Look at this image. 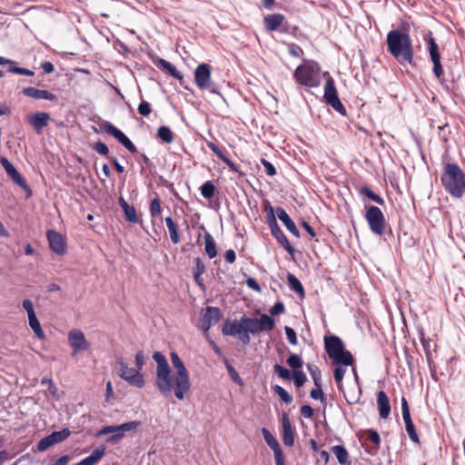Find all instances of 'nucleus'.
I'll return each mask as SVG.
<instances>
[{
	"mask_svg": "<svg viewBox=\"0 0 465 465\" xmlns=\"http://www.w3.org/2000/svg\"><path fill=\"white\" fill-rule=\"evenodd\" d=\"M105 447L100 446L96 448L91 455L85 457L74 465H95L104 455Z\"/></svg>",
	"mask_w": 465,
	"mask_h": 465,
	"instance_id": "nucleus-30",
	"label": "nucleus"
},
{
	"mask_svg": "<svg viewBox=\"0 0 465 465\" xmlns=\"http://www.w3.org/2000/svg\"><path fill=\"white\" fill-rule=\"evenodd\" d=\"M261 163L263 165L265 173H266L267 175L274 176L276 174V173H277L276 172V168L274 167V165L271 162H269V161H267L265 159H262Z\"/></svg>",
	"mask_w": 465,
	"mask_h": 465,
	"instance_id": "nucleus-57",
	"label": "nucleus"
},
{
	"mask_svg": "<svg viewBox=\"0 0 465 465\" xmlns=\"http://www.w3.org/2000/svg\"><path fill=\"white\" fill-rule=\"evenodd\" d=\"M365 219L372 233L379 236L384 233L386 221L383 213L379 207L373 205L366 207Z\"/></svg>",
	"mask_w": 465,
	"mask_h": 465,
	"instance_id": "nucleus-8",
	"label": "nucleus"
},
{
	"mask_svg": "<svg viewBox=\"0 0 465 465\" xmlns=\"http://www.w3.org/2000/svg\"><path fill=\"white\" fill-rule=\"evenodd\" d=\"M324 348L329 357L336 363L351 366L354 362L352 354L345 350L342 340L336 335L324 337Z\"/></svg>",
	"mask_w": 465,
	"mask_h": 465,
	"instance_id": "nucleus-5",
	"label": "nucleus"
},
{
	"mask_svg": "<svg viewBox=\"0 0 465 465\" xmlns=\"http://www.w3.org/2000/svg\"><path fill=\"white\" fill-rule=\"evenodd\" d=\"M141 426V422L138 420H132L119 425H108L103 427L97 431L96 437L107 435L111 432H117L125 434L126 431L135 430Z\"/></svg>",
	"mask_w": 465,
	"mask_h": 465,
	"instance_id": "nucleus-20",
	"label": "nucleus"
},
{
	"mask_svg": "<svg viewBox=\"0 0 465 465\" xmlns=\"http://www.w3.org/2000/svg\"><path fill=\"white\" fill-rule=\"evenodd\" d=\"M0 65H7V72L16 74H23L27 76H33L35 74V72L17 66V64L15 61L5 58L4 56H0Z\"/></svg>",
	"mask_w": 465,
	"mask_h": 465,
	"instance_id": "nucleus-26",
	"label": "nucleus"
},
{
	"mask_svg": "<svg viewBox=\"0 0 465 465\" xmlns=\"http://www.w3.org/2000/svg\"><path fill=\"white\" fill-rule=\"evenodd\" d=\"M46 238L51 251L58 255H64L66 252L65 238L55 230H48Z\"/></svg>",
	"mask_w": 465,
	"mask_h": 465,
	"instance_id": "nucleus-17",
	"label": "nucleus"
},
{
	"mask_svg": "<svg viewBox=\"0 0 465 465\" xmlns=\"http://www.w3.org/2000/svg\"><path fill=\"white\" fill-rule=\"evenodd\" d=\"M144 364V355L142 351H138L135 355L136 370L141 372Z\"/></svg>",
	"mask_w": 465,
	"mask_h": 465,
	"instance_id": "nucleus-63",
	"label": "nucleus"
},
{
	"mask_svg": "<svg viewBox=\"0 0 465 465\" xmlns=\"http://www.w3.org/2000/svg\"><path fill=\"white\" fill-rule=\"evenodd\" d=\"M331 451L335 455L339 464L341 465H351L349 452L346 448L342 445H335L331 448Z\"/></svg>",
	"mask_w": 465,
	"mask_h": 465,
	"instance_id": "nucleus-32",
	"label": "nucleus"
},
{
	"mask_svg": "<svg viewBox=\"0 0 465 465\" xmlns=\"http://www.w3.org/2000/svg\"><path fill=\"white\" fill-rule=\"evenodd\" d=\"M402 418L405 423L406 431L414 443H420V438L416 431L415 426L412 422L410 408L406 398L402 397L401 400Z\"/></svg>",
	"mask_w": 465,
	"mask_h": 465,
	"instance_id": "nucleus-16",
	"label": "nucleus"
},
{
	"mask_svg": "<svg viewBox=\"0 0 465 465\" xmlns=\"http://www.w3.org/2000/svg\"><path fill=\"white\" fill-rule=\"evenodd\" d=\"M314 384H315L316 388H314L311 391V392H310L311 397L313 400H320L322 402L326 401V397L324 396L322 390L320 377H314Z\"/></svg>",
	"mask_w": 465,
	"mask_h": 465,
	"instance_id": "nucleus-41",
	"label": "nucleus"
},
{
	"mask_svg": "<svg viewBox=\"0 0 465 465\" xmlns=\"http://www.w3.org/2000/svg\"><path fill=\"white\" fill-rule=\"evenodd\" d=\"M204 243H205L204 250H205V252L208 255V257L210 259L216 257V255H217L216 244H215V242H214L213 236L209 232H206L204 234Z\"/></svg>",
	"mask_w": 465,
	"mask_h": 465,
	"instance_id": "nucleus-38",
	"label": "nucleus"
},
{
	"mask_svg": "<svg viewBox=\"0 0 465 465\" xmlns=\"http://www.w3.org/2000/svg\"><path fill=\"white\" fill-rule=\"evenodd\" d=\"M323 97L326 104L331 105L336 112L343 116L346 115V109L338 96L334 80L331 76H329L326 80Z\"/></svg>",
	"mask_w": 465,
	"mask_h": 465,
	"instance_id": "nucleus-10",
	"label": "nucleus"
},
{
	"mask_svg": "<svg viewBox=\"0 0 465 465\" xmlns=\"http://www.w3.org/2000/svg\"><path fill=\"white\" fill-rule=\"evenodd\" d=\"M274 371L279 375L280 378L289 380L291 379V372L288 369L282 367L280 364L273 366Z\"/></svg>",
	"mask_w": 465,
	"mask_h": 465,
	"instance_id": "nucleus-55",
	"label": "nucleus"
},
{
	"mask_svg": "<svg viewBox=\"0 0 465 465\" xmlns=\"http://www.w3.org/2000/svg\"><path fill=\"white\" fill-rule=\"evenodd\" d=\"M245 282H246V285L250 289H252L255 292H260L262 291L261 286L259 285V283L257 282V281L254 278L249 277L246 279Z\"/></svg>",
	"mask_w": 465,
	"mask_h": 465,
	"instance_id": "nucleus-64",
	"label": "nucleus"
},
{
	"mask_svg": "<svg viewBox=\"0 0 465 465\" xmlns=\"http://www.w3.org/2000/svg\"><path fill=\"white\" fill-rule=\"evenodd\" d=\"M286 362L293 371L302 369L303 365V361L302 360V358L295 353H292L288 357Z\"/></svg>",
	"mask_w": 465,
	"mask_h": 465,
	"instance_id": "nucleus-47",
	"label": "nucleus"
},
{
	"mask_svg": "<svg viewBox=\"0 0 465 465\" xmlns=\"http://www.w3.org/2000/svg\"><path fill=\"white\" fill-rule=\"evenodd\" d=\"M93 149L96 153H98L99 154L104 155V156H106L109 153V149H108L107 145L101 141L94 143L93 145Z\"/></svg>",
	"mask_w": 465,
	"mask_h": 465,
	"instance_id": "nucleus-56",
	"label": "nucleus"
},
{
	"mask_svg": "<svg viewBox=\"0 0 465 465\" xmlns=\"http://www.w3.org/2000/svg\"><path fill=\"white\" fill-rule=\"evenodd\" d=\"M440 181L445 191L451 196L455 198L463 196L465 193V173L457 163H447L444 164Z\"/></svg>",
	"mask_w": 465,
	"mask_h": 465,
	"instance_id": "nucleus-3",
	"label": "nucleus"
},
{
	"mask_svg": "<svg viewBox=\"0 0 465 465\" xmlns=\"http://www.w3.org/2000/svg\"><path fill=\"white\" fill-rule=\"evenodd\" d=\"M0 163L5 170L8 177L17 185H19L22 189L26 191L27 196L32 195V190L28 186L25 179L22 176V174L17 171L15 165L6 158L0 157Z\"/></svg>",
	"mask_w": 465,
	"mask_h": 465,
	"instance_id": "nucleus-12",
	"label": "nucleus"
},
{
	"mask_svg": "<svg viewBox=\"0 0 465 465\" xmlns=\"http://www.w3.org/2000/svg\"><path fill=\"white\" fill-rule=\"evenodd\" d=\"M194 81L201 90L208 89L213 94H221L213 86L211 79V65L208 64H199L194 71Z\"/></svg>",
	"mask_w": 465,
	"mask_h": 465,
	"instance_id": "nucleus-9",
	"label": "nucleus"
},
{
	"mask_svg": "<svg viewBox=\"0 0 465 465\" xmlns=\"http://www.w3.org/2000/svg\"><path fill=\"white\" fill-rule=\"evenodd\" d=\"M263 439L267 445L273 450L274 457L282 455V451L277 439L266 429H262Z\"/></svg>",
	"mask_w": 465,
	"mask_h": 465,
	"instance_id": "nucleus-31",
	"label": "nucleus"
},
{
	"mask_svg": "<svg viewBox=\"0 0 465 465\" xmlns=\"http://www.w3.org/2000/svg\"><path fill=\"white\" fill-rule=\"evenodd\" d=\"M420 342L422 344V347L424 349V351H425V354H426V357H427L428 363L430 365V341H427L425 339V335H424L423 331H420Z\"/></svg>",
	"mask_w": 465,
	"mask_h": 465,
	"instance_id": "nucleus-53",
	"label": "nucleus"
},
{
	"mask_svg": "<svg viewBox=\"0 0 465 465\" xmlns=\"http://www.w3.org/2000/svg\"><path fill=\"white\" fill-rule=\"evenodd\" d=\"M262 21L264 28L269 32H287V28L283 26V24L286 22V18L282 14L274 13L267 15L263 17Z\"/></svg>",
	"mask_w": 465,
	"mask_h": 465,
	"instance_id": "nucleus-18",
	"label": "nucleus"
},
{
	"mask_svg": "<svg viewBox=\"0 0 465 465\" xmlns=\"http://www.w3.org/2000/svg\"><path fill=\"white\" fill-rule=\"evenodd\" d=\"M346 370L344 367L339 366L334 369L333 376L337 382L338 389L341 391L342 388V380L345 375Z\"/></svg>",
	"mask_w": 465,
	"mask_h": 465,
	"instance_id": "nucleus-50",
	"label": "nucleus"
},
{
	"mask_svg": "<svg viewBox=\"0 0 465 465\" xmlns=\"http://www.w3.org/2000/svg\"><path fill=\"white\" fill-rule=\"evenodd\" d=\"M272 390L284 403L289 404L292 401V396L290 395L283 387L280 385H274Z\"/></svg>",
	"mask_w": 465,
	"mask_h": 465,
	"instance_id": "nucleus-46",
	"label": "nucleus"
},
{
	"mask_svg": "<svg viewBox=\"0 0 465 465\" xmlns=\"http://www.w3.org/2000/svg\"><path fill=\"white\" fill-rule=\"evenodd\" d=\"M138 112L143 116H148L152 112L151 104L143 100L138 106Z\"/></svg>",
	"mask_w": 465,
	"mask_h": 465,
	"instance_id": "nucleus-58",
	"label": "nucleus"
},
{
	"mask_svg": "<svg viewBox=\"0 0 465 465\" xmlns=\"http://www.w3.org/2000/svg\"><path fill=\"white\" fill-rule=\"evenodd\" d=\"M367 434H368V439L373 442L377 447H379L380 443H381V437H380V434L374 430H369L367 431Z\"/></svg>",
	"mask_w": 465,
	"mask_h": 465,
	"instance_id": "nucleus-60",
	"label": "nucleus"
},
{
	"mask_svg": "<svg viewBox=\"0 0 465 465\" xmlns=\"http://www.w3.org/2000/svg\"><path fill=\"white\" fill-rule=\"evenodd\" d=\"M407 28L408 24H401V29L391 30L386 38L388 51L401 64L413 62L412 43Z\"/></svg>",
	"mask_w": 465,
	"mask_h": 465,
	"instance_id": "nucleus-1",
	"label": "nucleus"
},
{
	"mask_svg": "<svg viewBox=\"0 0 465 465\" xmlns=\"http://www.w3.org/2000/svg\"><path fill=\"white\" fill-rule=\"evenodd\" d=\"M293 78L305 87H318L322 83L321 66L313 60H303V63L294 70Z\"/></svg>",
	"mask_w": 465,
	"mask_h": 465,
	"instance_id": "nucleus-4",
	"label": "nucleus"
},
{
	"mask_svg": "<svg viewBox=\"0 0 465 465\" xmlns=\"http://www.w3.org/2000/svg\"><path fill=\"white\" fill-rule=\"evenodd\" d=\"M233 173H240L238 166L232 162L224 153H223L222 157H219Z\"/></svg>",
	"mask_w": 465,
	"mask_h": 465,
	"instance_id": "nucleus-62",
	"label": "nucleus"
},
{
	"mask_svg": "<svg viewBox=\"0 0 465 465\" xmlns=\"http://www.w3.org/2000/svg\"><path fill=\"white\" fill-rule=\"evenodd\" d=\"M154 65L159 68L161 71L167 73L171 76H173L175 79H178L183 84V76L181 72H179L175 66H173L170 62L163 59V58H156L153 60Z\"/></svg>",
	"mask_w": 465,
	"mask_h": 465,
	"instance_id": "nucleus-23",
	"label": "nucleus"
},
{
	"mask_svg": "<svg viewBox=\"0 0 465 465\" xmlns=\"http://www.w3.org/2000/svg\"><path fill=\"white\" fill-rule=\"evenodd\" d=\"M154 65L159 68L161 71L167 73L171 76H173L175 79H178L183 84V76L181 72H179L175 66H173L170 62L163 59V58H156L153 60Z\"/></svg>",
	"mask_w": 465,
	"mask_h": 465,
	"instance_id": "nucleus-24",
	"label": "nucleus"
},
{
	"mask_svg": "<svg viewBox=\"0 0 465 465\" xmlns=\"http://www.w3.org/2000/svg\"><path fill=\"white\" fill-rule=\"evenodd\" d=\"M360 193L371 199L380 205L384 204V200L376 193H374L370 187L364 186L360 190Z\"/></svg>",
	"mask_w": 465,
	"mask_h": 465,
	"instance_id": "nucleus-43",
	"label": "nucleus"
},
{
	"mask_svg": "<svg viewBox=\"0 0 465 465\" xmlns=\"http://www.w3.org/2000/svg\"><path fill=\"white\" fill-rule=\"evenodd\" d=\"M41 384L47 385L48 390H49L50 393L53 395V397H54L56 399L59 398L58 389L56 388V386L54 385V383L51 378H43L41 380Z\"/></svg>",
	"mask_w": 465,
	"mask_h": 465,
	"instance_id": "nucleus-51",
	"label": "nucleus"
},
{
	"mask_svg": "<svg viewBox=\"0 0 465 465\" xmlns=\"http://www.w3.org/2000/svg\"><path fill=\"white\" fill-rule=\"evenodd\" d=\"M433 64V74L437 79L440 80L444 74L443 67L440 63V57L430 59Z\"/></svg>",
	"mask_w": 465,
	"mask_h": 465,
	"instance_id": "nucleus-49",
	"label": "nucleus"
},
{
	"mask_svg": "<svg viewBox=\"0 0 465 465\" xmlns=\"http://www.w3.org/2000/svg\"><path fill=\"white\" fill-rule=\"evenodd\" d=\"M165 223L170 233V239L173 243L176 244L180 242V236L178 233V226L173 220L172 216L165 218Z\"/></svg>",
	"mask_w": 465,
	"mask_h": 465,
	"instance_id": "nucleus-37",
	"label": "nucleus"
},
{
	"mask_svg": "<svg viewBox=\"0 0 465 465\" xmlns=\"http://www.w3.org/2000/svg\"><path fill=\"white\" fill-rule=\"evenodd\" d=\"M287 281L291 290L297 292L298 294L304 296V289L300 280L292 273L287 274Z\"/></svg>",
	"mask_w": 465,
	"mask_h": 465,
	"instance_id": "nucleus-39",
	"label": "nucleus"
},
{
	"mask_svg": "<svg viewBox=\"0 0 465 465\" xmlns=\"http://www.w3.org/2000/svg\"><path fill=\"white\" fill-rule=\"evenodd\" d=\"M27 123L33 127L37 134L43 133V129L49 124L51 116L48 113L38 112L27 115Z\"/></svg>",
	"mask_w": 465,
	"mask_h": 465,
	"instance_id": "nucleus-21",
	"label": "nucleus"
},
{
	"mask_svg": "<svg viewBox=\"0 0 465 465\" xmlns=\"http://www.w3.org/2000/svg\"><path fill=\"white\" fill-rule=\"evenodd\" d=\"M284 331H285L287 340L289 341V342L292 345H296L297 344V335H296L295 331L292 327H289V326H286L284 328Z\"/></svg>",
	"mask_w": 465,
	"mask_h": 465,
	"instance_id": "nucleus-59",
	"label": "nucleus"
},
{
	"mask_svg": "<svg viewBox=\"0 0 465 465\" xmlns=\"http://www.w3.org/2000/svg\"><path fill=\"white\" fill-rule=\"evenodd\" d=\"M28 321H29V325H30L31 329L34 331L36 337L41 340L45 339V333L41 328L40 322L36 317L35 312L28 315Z\"/></svg>",
	"mask_w": 465,
	"mask_h": 465,
	"instance_id": "nucleus-40",
	"label": "nucleus"
},
{
	"mask_svg": "<svg viewBox=\"0 0 465 465\" xmlns=\"http://www.w3.org/2000/svg\"><path fill=\"white\" fill-rule=\"evenodd\" d=\"M424 40L427 43V48H428L430 59L440 57L438 44L436 43L435 38L432 36L431 32H428L424 35Z\"/></svg>",
	"mask_w": 465,
	"mask_h": 465,
	"instance_id": "nucleus-34",
	"label": "nucleus"
},
{
	"mask_svg": "<svg viewBox=\"0 0 465 465\" xmlns=\"http://www.w3.org/2000/svg\"><path fill=\"white\" fill-rule=\"evenodd\" d=\"M377 404L379 407V414L381 419H387L391 413V405L387 394L383 391H380L377 395Z\"/></svg>",
	"mask_w": 465,
	"mask_h": 465,
	"instance_id": "nucleus-29",
	"label": "nucleus"
},
{
	"mask_svg": "<svg viewBox=\"0 0 465 465\" xmlns=\"http://www.w3.org/2000/svg\"><path fill=\"white\" fill-rule=\"evenodd\" d=\"M70 435L71 431L67 428H64L61 430L53 431L51 434L44 437L38 441L36 445V450L38 451H45L48 448L54 446V444L63 442L64 440L68 439Z\"/></svg>",
	"mask_w": 465,
	"mask_h": 465,
	"instance_id": "nucleus-14",
	"label": "nucleus"
},
{
	"mask_svg": "<svg viewBox=\"0 0 465 465\" xmlns=\"http://www.w3.org/2000/svg\"><path fill=\"white\" fill-rule=\"evenodd\" d=\"M258 321V332L272 331L275 326L273 318L268 314H262Z\"/></svg>",
	"mask_w": 465,
	"mask_h": 465,
	"instance_id": "nucleus-35",
	"label": "nucleus"
},
{
	"mask_svg": "<svg viewBox=\"0 0 465 465\" xmlns=\"http://www.w3.org/2000/svg\"><path fill=\"white\" fill-rule=\"evenodd\" d=\"M222 312L218 307L209 306L205 309L204 313L201 318V328L202 330L207 333L212 326L215 325L220 318Z\"/></svg>",
	"mask_w": 465,
	"mask_h": 465,
	"instance_id": "nucleus-19",
	"label": "nucleus"
},
{
	"mask_svg": "<svg viewBox=\"0 0 465 465\" xmlns=\"http://www.w3.org/2000/svg\"><path fill=\"white\" fill-rule=\"evenodd\" d=\"M200 191L203 198L211 199L215 193V186L212 181H207L201 186Z\"/></svg>",
	"mask_w": 465,
	"mask_h": 465,
	"instance_id": "nucleus-45",
	"label": "nucleus"
},
{
	"mask_svg": "<svg viewBox=\"0 0 465 465\" xmlns=\"http://www.w3.org/2000/svg\"><path fill=\"white\" fill-rule=\"evenodd\" d=\"M282 441L285 446L292 447L294 444V433L287 413L282 414Z\"/></svg>",
	"mask_w": 465,
	"mask_h": 465,
	"instance_id": "nucleus-25",
	"label": "nucleus"
},
{
	"mask_svg": "<svg viewBox=\"0 0 465 465\" xmlns=\"http://www.w3.org/2000/svg\"><path fill=\"white\" fill-rule=\"evenodd\" d=\"M153 359L156 362L155 386L159 392L165 398L170 397L172 370L166 357L160 351L153 354Z\"/></svg>",
	"mask_w": 465,
	"mask_h": 465,
	"instance_id": "nucleus-6",
	"label": "nucleus"
},
{
	"mask_svg": "<svg viewBox=\"0 0 465 465\" xmlns=\"http://www.w3.org/2000/svg\"><path fill=\"white\" fill-rule=\"evenodd\" d=\"M225 367L231 379L239 386H243V380L241 378L235 368L229 362L227 359L224 360Z\"/></svg>",
	"mask_w": 465,
	"mask_h": 465,
	"instance_id": "nucleus-44",
	"label": "nucleus"
},
{
	"mask_svg": "<svg viewBox=\"0 0 465 465\" xmlns=\"http://www.w3.org/2000/svg\"><path fill=\"white\" fill-rule=\"evenodd\" d=\"M241 322H242V331L243 332H250L252 334H257L258 332V321L257 318H251L247 316H242L241 318Z\"/></svg>",
	"mask_w": 465,
	"mask_h": 465,
	"instance_id": "nucleus-36",
	"label": "nucleus"
},
{
	"mask_svg": "<svg viewBox=\"0 0 465 465\" xmlns=\"http://www.w3.org/2000/svg\"><path fill=\"white\" fill-rule=\"evenodd\" d=\"M157 137L166 143H171L173 141L174 136L168 126L163 125L157 130Z\"/></svg>",
	"mask_w": 465,
	"mask_h": 465,
	"instance_id": "nucleus-42",
	"label": "nucleus"
},
{
	"mask_svg": "<svg viewBox=\"0 0 465 465\" xmlns=\"http://www.w3.org/2000/svg\"><path fill=\"white\" fill-rule=\"evenodd\" d=\"M276 213H277V217L280 219V221L282 222V223L285 225L287 230L292 234H293L295 237L299 238L300 237V232L297 229L294 222L292 220L290 215L286 213V211L283 208H282V207H278L276 209Z\"/></svg>",
	"mask_w": 465,
	"mask_h": 465,
	"instance_id": "nucleus-27",
	"label": "nucleus"
},
{
	"mask_svg": "<svg viewBox=\"0 0 465 465\" xmlns=\"http://www.w3.org/2000/svg\"><path fill=\"white\" fill-rule=\"evenodd\" d=\"M161 203L159 198H154L152 200L150 204V213L152 217H157L161 213Z\"/></svg>",
	"mask_w": 465,
	"mask_h": 465,
	"instance_id": "nucleus-52",
	"label": "nucleus"
},
{
	"mask_svg": "<svg viewBox=\"0 0 465 465\" xmlns=\"http://www.w3.org/2000/svg\"><path fill=\"white\" fill-rule=\"evenodd\" d=\"M264 212L272 235L276 239L278 243L281 244L285 249V251L292 256L295 252V250L291 245L287 236L279 226L276 220L274 208L267 200L264 202Z\"/></svg>",
	"mask_w": 465,
	"mask_h": 465,
	"instance_id": "nucleus-7",
	"label": "nucleus"
},
{
	"mask_svg": "<svg viewBox=\"0 0 465 465\" xmlns=\"http://www.w3.org/2000/svg\"><path fill=\"white\" fill-rule=\"evenodd\" d=\"M68 342L73 349V355L87 351L91 346L90 342L85 339L84 332L78 329L69 331Z\"/></svg>",
	"mask_w": 465,
	"mask_h": 465,
	"instance_id": "nucleus-15",
	"label": "nucleus"
},
{
	"mask_svg": "<svg viewBox=\"0 0 465 465\" xmlns=\"http://www.w3.org/2000/svg\"><path fill=\"white\" fill-rule=\"evenodd\" d=\"M119 204L124 211L126 221L132 223H138V217L136 214V211L134 206L129 205L127 202L123 198H119Z\"/></svg>",
	"mask_w": 465,
	"mask_h": 465,
	"instance_id": "nucleus-33",
	"label": "nucleus"
},
{
	"mask_svg": "<svg viewBox=\"0 0 465 465\" xmlns=\"http://www.w3.org/2000/svg\"><path fill=\"white\" fill-rule=\"evenodd\" d=\"M101 128L104 133L113 135L130 153H136L137 149L134 143L112 123L105 121L102 124Z\"/></svg>",
	"mask_w": 465,
	"mask_h": 465,
	"instance_id": "nucleus-13",
	"label": "nucleus"
},
{
	"mask_svg": "<svg viewBox=\"0 0 465 465\" xmlns=\"http://www.w3.org/2000/svg\"><path fill=\"white\" fill-rule=\"evenodd\" d=\"M292 379L296 387H302L307 381L306 374L301 370L292 371Z\"/></svg>",
	"mask_w": 465,
	"mask_h": 465,
	"instance_id": "nucleus-48",
	"label": "nucleus"
},
{
	"mask_svg": "<svg viewBox=\"0 0 465 465\" xmlns=\"http://www.w3.org/2000/svg\"><path fill=\"white\" fill-rule=\"evenodd\" d=\"M22 93L24 95L34 99H45L55 103L58 101V97L54 94L47 90L37 89L35 87H25L22 90Z\"/></svg>",
	"mask_w": 465,
	"mask_h": 465,
	"instance_id": "nucleus-22",
	"label": "nucleus"
},
{
	"mask_svg": "<svg viewBox=\"0 0 465 465\" xmlns=\"http://www.w3.org/2000/svg\"><path fill=\"white\" fill-rule=\"evenodd\" d=\"M242 329L243 327L241 320L238 322L237 320L231 321L227 319L223 322L222 332L223 335L227 336H237L243 332Z\"/></svg>",
	"mask_w": 465,
	"mask_h": 465,
	"instance_id": "nucleus-28",
	"label": "nucleus"
},
{
	"mask_svg": "<svg viewBox=\"0 0 465 465\" xmlns=\"http://www.w3.org/2000/svg\"><path fill=\"white\" fill-rule=\"evenodd\" d=\"M171 361L175 372L171 379L170 397L173 394L177 400L183 401L191 390L189 372L176 352H171Z\"/></svg>",
	"mask_w": 465,
	"mask_h": 465,
	"instance_id": "nucleus-2",
	"label": "nucleus"
},
{
	"mask_svg": "<svg viewBox=\"0 0 465 465\" xmlns=\"http://www.w3.org/2000/svg\"><path fill=\"white\" fill-rule=\"evenodd\" d=\"M233 173H240L238 166L232 162L224 153H223L222 157H219Z\"/></svg>",
	"mask_w": 465,
	"mask_h": 465,
	"instance_id": "nucleus-61",
	"label": "nucleus"
},
{
	"mask_svg": "<svg viewBox=\"0 0 465 465\" xmlns=\"http://www.w3.org/2000/svg\"><path fill=\"white\" fill-rule=\"evenodd\" d=\"M117 365L119 366L120 371L119 375L123 380L136 388L140 389L143 387L144 378L140 371L136 369L128 367L127 363L122 359L117 361Z\"/></svg>",
	"mask_w": 465,
	"mask_h": 465,
	"instance_id": "nucleus-11",
	"label": "nucleus"
},
{
	"mask_svg": "<svg viewBox=\"0 0 465 465\" xmlns=\"http://www.w3.org/2000/svg\"><path fill=\"white\" fill-rule=\"evenodd\" d=\"M287 47L289 54L293 57H300L303 54L302 48L296 44H288Z\"/></svg>",
	"mask_w": 465,
	"mask_h": 465,
	"instance_id": "nucleus-54",
	"label": "nucleus"
}]
</instances>
